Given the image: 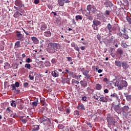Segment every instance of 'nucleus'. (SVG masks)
I'll list each match as a JSON object with an SVG mask.
<instances>
[{
  "label": "nucleus",
  "mask_w": 131,
  "mask_h": 131,
  "mask_svg": "<svg viewBox=\"0 0 131 131\" xmlns=\"http://www.w3.org/2000/svg\"><path fill=\"white\" fill-rule=\"evenodd\" d=\"M29 77L30 79V80H33V79H34V77L31 76V75H29Z\"/></svg>",
  "instance_id": "58"
},
{
  "label": "nucleus",
  "mask_w": 131,
  "mask_h": 131,
  "mask_svg": "<svg viewBox=\"0 0 131 131\" xmlns=\"http://www.w3.org/2000/svg\"><path fill=\"white\" fill-rule=\"evenodd\" d=\"M121 67H122L123 69L124 70H126L127 68L129 67V65H128V63H127L126 61H122Z\"/></svg>",
  "instance_id": "10"
},
{
  "label": "nucleus",
  "mask_w": 131,
  "mask_h": 131,
  "mask_svg": "<svg viewBox=\"0 0 131 131\" xmlns=\"http://www.w3.org/2000/svg\"><path fill=\"white\" fill-rule=\"evenodd\" d=\"M112 109H113L116 112H119L120 111V107L118 105L113 106Z\"/></svg>",
  "instance_id": "12"
},
{
  "label": "nucleus",
  "mask_w": 131,
  "mask_h": 131,
  "mask_svg": "<svg viewBox=\"0 0 131 131\" xmlns=\"http://www.w3.org/2000/svg\"><path fill=\"white\" fill-rule=\"evenodd\" d=\"M62 78V82H68V81H69L68 78Z\"/></svg>",
  "instance_id": "35"
},
{
  "label": "nucleus",
  "mask_w": 131,
  "mask_h": 131,
  "mask_svg": "<svg viewBox=\"0 0 131 131\" xmlns=\"http://www.w3.org/2000/svg\"><path fill=\"white\" fill-rule=\"evenodd\" d=\"M18 108L19 109V110H22V109H23V105L22 104H19Z\"/></svg>",
  "instance_id": "52"
},
{
  "label": "nucleus",
  "mask_w": 131,
  "mask_h": 131,
  "mask_svg": "<svg viewBox=\"0 0 131 131\" xmlns=\"http://www.w3.org/2000/svg\"><path fill=\"white\" fill-rule=\"evenodd\" d=\"M56 59L55 58H53L52 60H51V62L52 63V64H55V63H56Z\"/></svg>",
  "instance_id": "54"
},
{
  "label": "nucleus",
  "mask_w": 131,
  "mask_h": 131,
  "mask_svg": "<svg viewBox=\"0 0 131 131\" xmlns=\"http://www.w3.org/2000/svg\"><path fill=\"white\" fill-rule=\"evenodd\" d=\"M14 85L16 88H19V86H20V83H19V82H16Z\"/></svg>",
  "instance_id": "45"
},
{
  "label": "nucleus",
  "mask_w": 131,
  "mask_h": 131,
  "mask_svg": "<svg viewBox=\"0 0 131 131\" xmlns=\"http://www.w3.org/2000/svg\"><path fill=\"white\" fill-rule=\"evenodd\" d=\"M29 75H30L31 76H33V77H34V76L35 75V73H34L33 72L30 71L29 72Z\"/></svg>",
  "instance_id": "43"
},
{
  "label": "nucleus",
  "mask_w": 131,
  "mask_h": 131,
  "mask_svg": "<svg viewBox=\"0 0 131 131\" xmlns=\"http://www.w3.org/2000/svg\"><path fill=\"white\" fill-rule=\"evenodd\" d=\"M15 5L18 8H22V7H24V5L22 3V1L21 0H16L15 1Z\"/></svg>",
  "instance_id": "7"
},
{
  "label": "nucleus",
  "mask_w": 131,
  "mask_h": 131,
  "mask_svg": "<svg viewBox=\"0 0 131 131\" xmlns=\"http://www.w3.org/2000/svg\"><path fill=\"white\" fill-rule=\"evenodd\" d=\"M69 75L70 76H74V73H73V72L70 71L69 74Z\"/></svg>",
  "instance_id": "53"
},
{
  "label": "nucleus",
  "mask_w": 131,
  "mask_h": 131,
  "mask_svg": "<svg viewBox=\"0 0 131 131\" xmlns=\"http://www.w3.org/2000/svg\"><path fill=\"white\" fill-rule=\"evenodd\" d=\"M34 3L35 5H38V4H39V0H34Z\"/></svg>",
  "instance_id": "55"
},
{
  "label": "nucleus",
  "mask_w": 131,
  "mask_h": 131,
  "mask_svg": "<svg viewBox=\"0 0 131 131\" xmlns=\"http://www.w3.org/2000/svg\"><path fill=\"white\" fill-rule=\"evenodd\" d=\"M74 50H75V51H77V52H79V48H78V47H75Z\"/></svg>",
  "instance_id": "61"
},
{
  "label": "nucleus",
  "mask_w": 131,
  "mask_h": 131,
  "mask_svg": "<svg viewBox=\"0 0 131 131\" xmlns=\"http://www.w3.org/2000/svg\"><path fill=\"white\" fill-rule=\"evenodd\" d=\"M58 110H59V111H63V110H64V109L63 108V106L59 105V106H58Z\"/></svg>",
  "instance_id": "47"
},
{
  "label": "nucleus",
  "mask_w": 131,
  "mask_h": 131,
  "mask_svg": "<svg viewBox=\"0 0 131 131\" xmlns=\"http://www.w3.org/2000/svg\"><path fill=\"white\" fill-rule=\"evenodd\" d=\"M80 83L83 88H86L88 86V83L85 81L81 80Z\"/></svg>",
  "instance_id": "21"
},
{
  "label": "nucleus",
  "mask_w": 131,
  "mask_h": 131,
  "mask_svg": "<svg viewBox=\"0 0 131 131\" xmlns=\"http://www.w3.org/2000/svg\"><path fill=\"white\" fill-rule=\"evenodd\" d=\"M11 88L12 89V91H16V89L15 84H11Z\"/></svg>",
  "instance_id": "42"
},
{
  "label": "nucleus",
  "mask_w": 131,
  "mask_h": 131,
  "mask_svg": "<svg viewBox=\"0 0 131 131\" xmlns=\"http://www.w3.org/2000/svg\"><path fill=\"white\" fill-rule=\"evenodd\" d=\"M82 101H83L84 102H86V96H83L82 97L81 99Z\"/></svg>",
  "instance_id": "46"
},
{
  "label": "nucleus",
  "mask_w": 131,
  "mask_h": 131,
  "mask_svg": "<svg viewBox=\"0 0 131 131\" xmlns=\"http://www.w3.org/2000/svg\"><path fill=\"white\" fill-rule=\"evenodd\" d=\"M126 20L128 22L129 24H131V17L126 16Z\"/></svg>",
  "instance_id": "38"
},
{
  "label": "nucleus",
  "mask_w": 131,
  "mask_h": 131,
  "mask_svg": "<svg viewBox=\"0 0 131 131\" xmlns=\"http://www.w3.org/2000/svg\"><path fill=\"white\" fill-rule=\"evenodd\" d=\"M86 9L88 11V15H90V14H91V11H92V9H93V6H92L91 5H89L87 6Z\"/></svg>",
  "instance_id": "24"
},
{
  "label": "nucleus",
  "mask_w": 131,
  "mask_h": 131,
  "mask_svg": "<svg viewBox=\"0 0 131 131\" xmlns=\"http://www.w3.org/2000/svg\"><path fill=\"white\" fill-rule=\"evenodd\" d=\"M115 65L117 66V67H119L120 68H121V65L122 63V62L120 61V60H116L115 61Z\"/></svg>",
  "instance_id": "20"
},
{
  "label": "nucleus",
  "mask_w": 131,
  "mask_h": 131,
  "mask_svg": "<svg viewBox=\"0 0 131 131\" xmlns=\"http://www.w3.org/2000/svg\"><path fill=\"white\" fill-rule=\"evenodd\" d=\"M26 62H27V63H30V62H31V59H30V57L28 58L26 60Z\"/></svg>",
  "instance_id": "49"
},
{
  "label": "nucleus",
  "mask_w": 131,
  "mask_h": 131,
  "mask_svg": "<svg viewBox=\"0 0 131 131\" xmlns=\"http://www.w3.org/2000/svg\"><path fill=\"white\" fill-rule=\"evenodd\" d=\"M80 49H81V51H84V50H85V47H84V46H81L80 47Z\"/></svg>",
  "instance_id": "63"
},
{
  "label": "nucleus",
  "mask_w": 131,
  "mask_h": 131,
  "mask_svg": "<svg viewBox=\"0 0 131 131\" xmlns=\"http://www.w3.org/2000/svg\"><path fill=\"white\" fill-rule=\"evenodd\" d=\"M99 101L100 102H103V103H107L108 102V98L106 97L104 95H100L99 96Z\"/></svg>",
  "instance_id": "6"
},
{
  "label": "nucleus",
  "mask_w": 131,
  "mask_h": 131,
  "mask_svg": "<svg viewBox=\"0 0 131 131\" xmlns=\"http://www.w3.org/2000/svg\"><path fill=\"white\" fill-rule=\"evenodd\" d=\"M21 47L20 46V41H17L15 43V48L18 49V48H20Z\"/></svg>",
  "instance_id": "29"
},
{
  "label": "nucleus",
  "mask_w": 131,
  "mask_h": 131,
  "mask_svg": "<svg viewBox=\"0 0 131 131\" xmlns=\"http://www.w3.org/2000/svg\"><path fill=\"white\" fill-rule=\"evenodd\" d=\"M7 111H8V112H9V113H11V112H13V111H12L10 109V107H7Z\"/></svg>",
  "instance_id": "59"
},
{
  "label": "nucleus",
  "mask_w": 131,
  "mask_h": 131,
  "mask_svg": "<svg viewBox=\"0 0 131 131\" xmlns=\"http://www.w3.org/2000/svg\"><path fill=\"white\" fill-rule=\"evenodd\" d=\"M43 124L44 125H45V126H47L48 128H49V126H51V119L46 117Z\"/></svg>",
  "instance_id": "4"
},
{
  "label": "nucleus",
  "mask_w": 131,
  "mask_h": 131,
  "mask_svg": "<svg viewBox=\"0 0 131 131\" xmlns=\"http://www.w3.org/2000/svg\"><path fill=\"white\" fill-rule=\"evenodd\" d=\"M47 27H48V26H47V25L46 24H42L41 25V31H43L45 30H46V29H47Z\"/></svg>",
  "instance_id": "27"
},
{
  "label": "nucleus",
  "mask_w": 131,
  "mask_h": 131,
  "mask_svg": "<svg viewBox=\"0 0 131 131\" xmlns=\"http://www.w3.org/2000/svg\"><path fill=\"white\" fill-rule=\"evenodd\" d=\"M11 106L12 107H16V101L12 100V103H11Z\"/></svg>",
  "instance_id": "36"
},
{
  "label": "nucleus",
  "mask_w": 131,
  "mask_h": 131,
  "mask_svg": "<svg viewBox=\"0 0 131 131\" xmlns=\"http://www.w3.org/2000/svg\"><path fill=\"white\" fill-rule=\"evenodd\" d=\"M16 36L18 38V40H20V41H23V40H24L25 39L24 35L22 34L21 33V32L18 31H16Z\"/></svg>",
  "instance_id": "3"
},
{
  "label": "nucleus",
  "mask_w": 131,
  "mask_h": 131,
  "mask_svg": "<svg viewBox=\"0 0 131 131\" xmlns=\"http://www.w3.org/2000/svg\"><path fill=\"white\" fill-rule=\"evenodd\" d=\"M93 24L95 26H99V25H101V21L98 20H95L93 21Z\"/></svg>",
  "instance_id": "25"
},
{
  "label": "nucleus",
  "mask_w": 131,
  "mask_h": 131,
  "mask_svg": "<svg viewBox=\"0 0 131 131\" xmlns=\"http://www.w3.org/2000/svg\"><path fill=\"white\" fill-rule=\"evenodd\" d=\"M74 113V115H77V116L79 115V111H75Z\"/></svg>",
  "instance_id": "51"
},
{
  "label": "nucleus",
  "mask_w": 131,
  "mask_h": 131,
  "mask_svg": "<svg viewBox=\"0 0 131 131\" xmlns=\"http://www.w3.org/2000/svg\"><path fill=\"white\" fill-rule=\"evenodd\" d=\"M25 68H26L27 69L30 70V69H31V66L30 65V64L26 63L25 65Z\"/></svg>",
  "instance_id": "32"
},
{
  "label": "nucleus",
  "mask_w": 131,
  "mask_h": 131,
  "mask_svg": "<svg viewBox=\"0 0 131 131\" xmlns=\"http://www.w3.org/2000/svg\"><path fill=\"white\" fill-rule=\"evenodd\" d=\"M51 74L53 77H59V72L57 70L53 71Z\"/></svg>",
  "instance_id": "11"
},
{
  "label": "nucleus",
  "mask_w": 131,
  "mask_h": 131,
  "mask_svg": "<svg viewBox=\"0 0 131 131\" xmlns=\"http://www.w3.org/2000/svg\"><path fill=\"white\" fill-rule=\"evenodd\" d=\"M122 31L123 32V35L122 36V37L123 38H124V39H128V38H129V36H128V35L127 34H126V33L125 32V31H126V30H125V29L123 28L122 30Z\"/></svg>",
  "instance_id": "8"
},
{
  "label": "nucleus",
  "mask_w": 131,
  "mask_h": 131,
  "mask_svg": "<svg viewBox=\"0 0 131 131\" xmlns=\"http://www.w3.org/2000/svg\"><path fill=\"white\" fill-rule=\"evenodd\" d=\"M89 72H90V71L85 70L84 71V72H83V75H86V74H89Z\"/></svg>",
  "instance_id": "44"
},
{
  "label": "nucleus",
  "mask_w": 131,
  "mask_h": 131,
  "mask_svg": "<svg viewBox=\"0 0 131 131\" xmlns=\"http://www.w3.org/2000/svg\"><path fill=\"white\" fill-rule=\"evenodd\" d=\"M64 126L62 124H59L58 126V128L59 129H63L64 128Z\"/></svg>",
  "instance_id": "37"
},
{
  "label": "nucleus",
  "mask_w": 131,
  "mask_h": 131,
  "mask_svg": "<svg viewBox=\"0 0 131 131\" xmlns=\"http://www.w3.org/2000/svg\"><path fill=\"white\" fill-rule=\"evenodd\" d=\"M105 14H106V15H107V16L109 15H110V11H108V10H106V11H105Z\"/></svg>",
  "instance_id": "62"
},
{
  "label": "nucleus",
  "mask_w": 131,
  "mask_h": 131,
  "mask_svg": "<svg viewBox=\"0 0 131 131\" xmlns=\"http://www.w3.org/2000/svg\"><path fill=\"white\" fill-rule=\"evenodd\" d=\"M31 39L35 45H37L39 42V40L37 38H36V37H31Z\"/></svg>",
  "instance_id": "14"
},
{
  "label": "nucleus",
  "mask_w": 131,
  "mask_h": 131,
  "mask_svg": "<svg viewBox=\"0 0 131 131\" xmlns=\"http://www.w3.org/2000/svg\"><path fill=\"white\" fill-rule=\"evenodd\" d=\"M77 108L79 110H85V107H84V105L81 103L78 104Z\"/></svg>",
  "instance_id": "15"
},
{
  "label": "nucleus",
  "mask_w": 131,
  "mask_h": 131,
  "mask_svg": "<svg viewBox=\"0 0 131 131\" xmlns=\"http://www.w3.org/2000/svg\"><path fill=\"white\" fill-rule=\"evenodd\" d=\"M111 96L112 97V98L114 97V98H116V99H118V95L116 93L111 94Z\"/></svg>",
  "instance_id": "34"
},
{
  "label": "nucleus",
  "mask_w": 131,
  "mask_h": 131,
  "mask_svg": "<svg viewBox=\"0 0 131 131\" xmlns=\"http://www.w3.org/2000/svg\"><path fill=\"white\" fill-rule=\"evenodd\" d=\"M75 18L76 21H78V20H82V16L81 15H76Z\"/></svg>",
  "instance_id": "30"
},
{
  "label": "nucleus",
  "mask_w": 131,
  "mask_h": 131,
  "mask_svg": "<svg viewBox=\"0 0 131 131\" xmlns=\"http://www.w3.org/2000/svg\"><path fill=\"white\" fill-rule=\"evenodd\" d=\"M122 29H120V28H119L118 29V33H117V35H119V36H120V37H122V35H123V33L121 32Z\"/></svg>",
  "instance_id": "28"
},
{
  "label": "nucleus",
  "mask_w": 131,
  "mask_h": 131,
  "mask_svg": "<svg viewBox=\"0 0 131 131\" xmlns=\"http://www.w3.org/2000/svg\"><path fill=\"white\" fill-rule=\"evenodd\" d=\"M49 45L50 46V49L49 50L50 53H51V54H54V53H56V51L58 50V43L50 42Z\"/></svg>",
  "instance_id": "2"
},
{
  "label": "nucleus",
  "mask_w": 131,
  "mask_h": 131,
  "mask_svg": "<svg viewBox=\"0 0 131 131\" xmlns=\"http://www.w3.org/2000/svg\"><path fill=\"white\" fill-rule=\"evenodd\" d=\"M107 28L109 32H112V30L114 31L116 30V28H112V26L110 24H108L107 25Z\"/></svg>",
  "instance_id": "16"
},
{
  "label": "nucleus",
  "mask_w": 131,
  "mask_h": 131,
  "mask_svg": "<svg viewBox=\"0 0 131 131\" xmlns=\"http://www.w3.org/2000/svg\"><path fill=\"white\" fill-rule=\"evenodd\" d=\"M65 3V0H58V4L61 7L64 6V3Z\"/></svg>",
  "instance_id": "26"
},
{
  "label": "nucleus",
  "mask_w": 131,
  "mask_h": 131,
  "mask_svg": "<svg viewBox=\"0 0 131 131\" xmlns=\"http://www.w3.org/2000/svg\"><path fill=\"white\" fill-rule=\"evenodd\" d=\"M121 47H122V48H125L127 47V45H126V43H125V42H122L121 43Z\"/></svg>",
  "instance_id": "41"
},
{
  "label": "nucleus",
  "mask_w": 131,
  "mask_h": 131,
  "mask_svg": "<svg viewBox=\"0 0 131 131\" xmlns=\"http://www.w3.org/2000/svg\"><path fill=\"white\" fill-rule=\"evenodd\" d=\"M127 85V82L124 80H122L120 81H116L115 82V86L118 87V91H121L123 89V88H126Z\"/></svg>",
  "instance_id": "1"
},
{
  "label": "nucleus",
  "mask_w": 131,
  "mask_h": 131,
  "mask_svg": "<svg viewBox=\"0 0 131 131\" xmlns=\"http://www.w3.org/2000/svg\"><path fill=\"white\" fill-rule=\"evenodd\" d=\"M44 36L46 37H51V35H52V33L50 31H47L43 33Z\"/></svg>",
  "instance_id": "19"
},
{
  "label": "nucleus",
  "mask_w": 131,
  "mask_h": 131,
  "mask_svg": "<svg viewBox=\"0 0 131 131\" xmlns=\"http://www.w3.org/2000/svg\"><path fill=\"white\" fill-rule=\"evenodd\" d=\"M23 123H26L27 122V119L26 118V119H21V121Z\"/></svg>",
  "instance_id": "50"
},
{
  "label": "nucleus",
  "mask_w": 131,
  "mask_h": 131,
  "mask_svg": "<svg viewBox=\"0 0 131 131\" xmlns=\"http://www.w3.org/2000/svg\"><path fill=\"white\" fill-rule=\"evenodd\" d=\"M10 66H11V64H10V63L8 62H5V66L4 67V69H5V70H8V69H10L11 68Z\"/></svg>",
  "instance_id": "23"
},
{
  "label": "nucleus",
  "mask_w": 131,
  "mask_h": 131,
  "mask_svg": "<svg viewBox=\"0 0 131 131\" xmlns=\"http://www.w3.org/2000/svg\"><path fill=\"white\" fill-rule=\"evenodd\" d=\"M127 99H128V100H131V95L127 96Z\"/></svg>",
  "instance_id": "64"
},
{
  "label": "nucleus",
  "mask_w": 131,
  "mask_h": 131,
  "mask_svg": "<svg viewBox=\"0 0 131 131\" xmlns=\"http://www.w3.org/2000/svg\"><path fill=\"white\" fill-rule=\"evenodd\" d=\"M67 59H68V61H72V58L71 57H67Z\"/></svg>",
  "instance_id": "60"
},
{
  "label": "nucleus",
  "mask_w": 131,
  "mask_h": 131,
  "mask_svg": "<svg viewBox=\"0 0 131 131\" xmlns=\"http://www.w3.org/2000/svg\"><path fill=\"white\" fill-rule=\"evenodd\" d=\"M28 84H29L28 82L24 83V88H27V86H28Z\"/></svg>",
  "instance_id": "56"
},
{
  "label": "nucleus",
  "mask_w": 131,
  "mask_h": 131,
  "mask_svg": "<svg viewBox=\"0 0 131 131\" xmlns=\"http://www.w3.org/2000/svg\"><path fill=\"white\" fill-rule=\"evenodd\" d=\"M116 54L119 55V56L122 57V56L123 55V50L122 48H118L117 49ZM121 57H119V59H120Z\"/></svg>",
  "instance_id": "9"
},
{
  "label": "nucleus",
  "mask_w": 131,
  "mask_h": 131,
  "mask_svg": "<svg viewBox=\"0 0 131 131\" xmlns=\"http://www.w3.org/2000/svg\"><path fill=\"white\" fill-rule=\"evenodd\" d=\"M20 14V12L18 11H16L14 14L13 15V17H14V18H18V17H19V14Z\"/></svg>",
  "instance_id": "33"
},
{
  "label": "nucleus",
  "mask_w": 131,
  "mask_h": 131,
  "mask_svg": "<svg viewBox=\"0 0 131 131\" xmlns=\"http://www.w3.org/2000/svg\"><path fill=\"white\" fill-rule=\"evenodd\" d=\"M39 129V125H34L32 126L31 130L32 131H36Z\"/></svg>",
  "instance_id": "18"
},
{
  "label": "nucleus",
  "mask_w": 131,
  "mask_h": 131,
  "mask_svg": "<svg viewBox=\"0 0 131 131\" xmlns=\"http://www.w3.org/2000/svg\"><path fill=\"white\" fill-rule=\"evenodd\" d=\"M15 91L16 95H19V93H20V90L16 89V90Z\"/></svg>",
  "instance_id": "57"
},
{
  "label": "nucleus",
  "mask_w": 131,
  "mask_h": 131,
  "mask_svg": "<svg viewBox=\"0 0 131 131\" xmlns=\"http://www.w3.org/2000/svg\"><path fill=\"white\" fill-rule=\"evenodd\" d=\"M21 29H22V30L24 31V32L25 33V34H26V35H29V33H30V32H28L25 31V30H24V29H23V28H22Z\"/></svg>",
  "instance_id": "48"
},
{
  "label": "nucleus",
  "mask_w": 131,
  "mask_h": 131,
  "mask_svg": "<svg viewBox=\"0 0 131 131\" xmlns=\"http://www.w3.org/2000/svg\"><path fill=\"white\" fill-rule=\"evenodd\" d=\"M107 122L108 125H114V124H115V122L112 117H107Z\"/></svg>",
  "instance_id": "5"
},
{
  "label": "nucleus",
  "mask_w": 131,
  "mask_h": 131,
  "mask_svg": "<svg viewBox=\"0 0 131 131\" xmlns=\"http://www.w3.org/2000/svg\"><path fill=\"white\" fill-rule=\"evenodd\" d=\"M38 104V98H35L34 101L32 103V107H36Z\"/></svg>",
  "instance_id": "17"
},
{
  "label": "nucleus",
  "mask_w": 131,
  "mask_h": 131,
  "mask_svg": "<svg viewBox=\"0 0 131 131\" xmlns=\"http://www.w3.org/2000/svg\"><path fill=\"white\" fill-rule=\"evenodd\" d=\"M121 110L123 113H126L129 110V107L128 105H125L122 107Z\"/></svg>",
  "instance_id": "13"
},
{
  "label": "nucleus",
  "mask_w": 131,
  "mask_h": 131,
  "mask_svg": "<svg viewBox=\"0 0 131 131\" xmlns=\"http://www.w3.org/2000/svg\"><path fill=\"white\" fill-rule=\"evenodd\" d=\"M72 82L73 83H76V84H79V81H78L75 79H73L72 81Z\"/></svg>",
  "instance_id": "40"
},
{
  "label": "nucleus",
  "mask_w": 131,
  "mask_h": 131,
  "mask_svg": "<svg viewBox=\"0 0 131 131\" xmlns=\"http://www.w3.org/2000/svg\"><path fill=\"white\" fill-rule=\"evenodd\" d=\"M46 118L47 117L46 116L40 117L38 119V122H39V123H43V122H45V121L46 120Z\"/></svg>",
  "instance_id": "22"
},
{
  "label": "nucleus",
  "mask_w": 131,
  "mask_h": 131,
  "mask_svg": "<svg viewBox=\"0 0 131 131\" xmlns=\"http://www.w3.org/2000/svg\"><path fill=\"white\" fill-rule=\"evenodd\" d=\"M45 66L46 67H50L51 66V62H50V61H47V62H45Z\"/></svg>",
  "instance_id": "39"
},
{
  "label": "nucleus",
  "mask_w": 131,
  "mask_h": 131,
  "mask_svg": "<svg viewBox=\"0 0 131 131\" xmlns=\"http://www.w3.org/2000/svg\"><path fill=\"white\" fill-rule=\"evenodd\" d=\"M96 90H98V91H100V90L102 89V85L100 84H97L96 85Z\"/></svg>",
  "instance_id": "31"
}]
</instances>
